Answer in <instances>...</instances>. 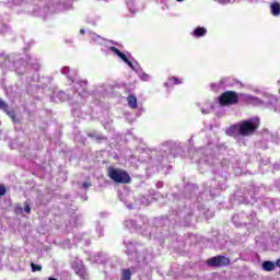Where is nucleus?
<instances>
[{
    "instance_id": "aec40b11",
    "label": "nucleus",
    "mask_w": 280,
    "mask_h": 280,
    "mask_svg": "<svg viewBox=\"0 0 280 280\" xmlns=\"http://www.w3.org/2000/svg\"><path fill=\"white\" fill-rule=\"evenodd\" d=\"M272 139H273V136L271 135V132L268 131L267 129L264 130V132H262V141L265 143H267L268 141H272Z\"/></svg>"
},
{
    "instance_id": "f03ea898",
    "label": "nucleus",
    "mask_w": 280,
    "mask_h": 280,
    "mask_svg": "<svg viewBox=\"0 0 280 280\" xmlns=\"http://www.w3.org/2000/svg\"><path fill=\"white\" fill-rule=\"evenodd\" d=\"M259 128V118L254 117L231 126L226 129L229 137H250Z\"/></svg>"
},
{
    "instance_id": "f257e3e1",
    "label": "nucleus",
    "mask_w": 280,
    "mask_h": 280,
    "mask_svg": "<svg viewBox=\"0 0 280 280\" xmlns=\"http://www.w3.org/2000/svg\"><path fill=\"white\" fill-rule=\"evenodd\" d=\"M61 73L74 84L73 88L75 89V92L71 94L70 91H68V93H65V91H55L50 97V102H55L56 104H58V102L73 100L72 115L74 117H82L80 108L82 104H84V100H86V97L91 95V93L89 92V82L86 80L78 81V70L71 69L69 67L61 68Z\"/></svg>"
},
{
    "instance_id": "f704fd0d",
    "label": "nucleus",
    "mask_w": 280,
    "mask_h": 280,
    "mask_svg": "<svg viewBox=\"0 0 280 280\" xmlns=\"http://www.w3.org/2000/svg\"><path fill=\"white\" fill-rule=\"evenodd\" d=\"M24 211H25V213H31L32 208H30V205H26V206L24 207Z\"/></svg>"
},
{
    "instance_id": "6ab92c4d",
    "label": "nucleus",
    "mask_w": 280,
    "mask_h": 280,
    "mask_svg": "<svg viewBox=\"0 0 280 280\" xmlns=\"http://www.w3.org/2000/svg\"><path fill=\"white\" fill-rule=\"evenodd\" d=\"M132 197H127L125 200H122L127 207V209H137V207L139 206V201H136L135 203H129L128 200H131Z\"/></svg>"
},
{
    "instance_id": "c756f323",
    "label": "nucleus",
    "mask_w": 280,
    "mask_h": 280,
    "mask_svg": "<svg viewBox=\"0 0 280 280\" xmlns=\"http://www.w3.org/2000/svg\"><path fill=\"white\" fill-rule=\"evenodd\" d=\"M139 202H141V205L148 206V205H150V198H148V197H142V198L139 200Z\"/></svg>"
},
{
    "instance_id": "5701e85b",
    "label": "nucleus",
    "mask_w": 280,
    "mask_h": 280,
    "mask_svg": "<svg viewBox=\"0 0 280 280\" xmlns=\"http://www.w3.org/2000/svg\"><path fill=\"white\" fill-rule=\"evenodd\" d=\"M8 32H10V26L0 22V34H8Z\"/></svg>"
},
{
    "instance_id": "412c9836",
    "label": "nucleus",
    "mask_w": 280,
    "mask_h": 280,
    "mask_svg": "<svg viewBox=\"0 0 280 280\" xmlns=\"http://www.w3.org/2000/svg\"><path fill=\"white\" fill-rule=\"evenodd\" d=\"M132 277V272L130 271V269H124L122 273H121V279L122 280H130Z\"/></svg>"
},
{
    "instance_id": "dca6fc26",
    "label": "nucleus",
    "mask_w": 280,
    "mask_h": 280,
    "mask_svg": "<svg viewBox=\"0 0 280 280\" xmlns=\"http://www.w3.org/2000/svg\"><path fill=\"white\" fill-rule=\"evenodd\" d=\"M270 10H271L272 16H279L280 15V4H279V2L271 3Z\"/></svg>"
},
{
    "instance_id": "9b49d317",
    "label": "nucleus",
    "mask_w": 280,
    "mask_h": 280,
    "mask_svg": "<svg viewBox=\"0 0 280 280\" xmlns=\"http://www.w3.org/2000/svg\"><path fill=\"white\" fill-rule=\"evenodd\" d=\"M88 38L90 39V43H95L96 45H104L106 43L105 38L93 32H88Z\"/></svg>"
},
{
    "instance_id": "c9c22d12",
    "label": "nucleus",
    "mask_w": 280,
    "mask_h": 280,
    "mask_svg": "<svg viewBox=\"0 0 280 280\" xmlns=\"http://www.w3.org/2000/svg\"><path fill=\"white\" fill-rule=\"evenodd\" d=\"M156 187H159V188L163 187V182H158Z\"/></svg>"
},
{
    "instance_id": "39448f33",
    "label": "nucleus",
    "mask_w": 280,
    "mask_h": 280,
    "mask_svg": "<svg viewBox=\"0 0 280 280\" xmlns=\"http://www.w3.org/2000/svg\"><path fill=\"white\" fill-rule=\"evenodd\" d=\"M108 49L109 51H112V54H114V56L119 58V60H122V62L128 65L130 69H132L135 62H137L135 59H132V55H130V52H122L121 50H119V48L115 46H109Z\"/></svg>"
},
{
    "instance_id": "a19ab883",
    "label": "nucleus",
    "mask_w": 280,
    "mask_h": 280,
    "mask_svg": "<svg viewBox=\"0 0 280 280\" xmlns=\"http://www.w3.org/2000/svg\"><path fill=\"white\" fill-rule=\"evenodd\" d=\"M164 86H170V83H164Z\"/></svg>"
},
{
    "instance_id": "0eeeda50",
    "label": "nucleus",
    "mask_w": 280,
    "mask_h": 280,
    "mask_svg": "<svg viewBox=\"0 0 280 280\" xmlns=\"http://www.w3.org/2000/svg\"><path fill=\"white\" fill-rule=\"evenodd\" d=\"M257 214L254 212L249 217L241 213V214H234L232 217V222L236 225L240 226L242 224H255V218Z\"/></svg>"
},
{
    "instance_id": "f8f14e48",
    "label": "nucleus",
    "mask_w": 280,
    "mask_h": 280,
    "mask_svg": "<svg viewBox=\"0 0 280 280\" xmlns=\"http://www.w3.org/2000/svg\"><path fill=\"white\" fill-rule=\"evenodd\" d=\"M254 93H256L257 95H261V97H265L266 100H269L268 101L269 104H275V102H277V96L270 93H267L264 90L255 89Z\"/></svg>"
},
{
    "instance_id": "b1692460",
    "label": "nucleus",
    "mask_w": 280,
    "mask_h": 280,
    "mask_svg": "<svg viewBox=\"0 0 280 280\" xmlns=\"http://www.w3.org/2000/svg\"><path fill=\"white\" fill-rule=\"evenodd\" d=\"M168 82L171 84H183V79H179L176 77H171V78H168Z\"/></svg>"
},
{
    "instance_id": "4be33fe9",
    "label": "nucleus",
    "mask_w": 280,
    "mask_h": 280,
    "mask_svg": "<svg viewBox=\"0 0 280 280\" xmlns=\"http://www.w3.org/2000/svg\"><path fill=\"white\" fill-rule=\"evenodd\" d=\"M127 5L131 14H135V12H137V8L135 7V0H127Z\"/></svg>"
},
{
    "instance_id": "423d86ee",
    "label": "nucleus",
    "mask_w": 280,
    "mask_h": 280,
    "mask_svg": "<svg viewBox=\"0 0 280 280\" xmlns=\"http://www.w3.org/2000/svg\"><path fill=\"white\" fill-rule=\"evenodd\" d=\"M240 96L233 91H228L219 97L220 106H231V104H237Z\"/></svg>"
},
{
    "instance_id": "a211bd4d",
    "label": "nucleus",
    "mask_w": 280,
    "mask_h": 280,
    "mask_svg": "<svg viewBox=\"0 0 280 280\" xmlns=\"http://www.w3.org/2000/svg\"><path fill=\"white\" fill-rule=\"evenodd\" d=\"M127 102H128L129 108H132V109L137 108V96H135V95H129V96L127 97Z\"/></svg>"
},
{
    "instance_id": "6e6552de",
    "label": "nucleus",
    "mask_w": 280,
    "mask_h": 280,
    "mask_svg": "<svg viewBox=\"0 0 280 280\" xmlns=\"http://www.w3.org/2000/svg\"><path fill=\"white\" fill-rule=\"evenodd\" d=\"M240 98L245 102V104H249L250 106H264V104H266L265 100L249 94H240Z\"/></svg>"
},
{
    "instance_id": "e433bc0d",
    "label": "nucleus",
    "mask_w": 280,
    "mask_h": 280,
    "mask_svg": "<svg viewBox=\"0 0 280 280\" xmlns=\"http://www.w3.org/2000/svg\"><path fill=\"white\" fill-rule=\"evenodd\" d=\"M276 266H278V268H280V258L276 261Z\"/></svg>"
},
{
    "instance_id": "79ce46f5",
    "label": "nucleus",
    "mask_w": 280,
    "mask_h": 280,
    "mask_svg": "<svg viewBox=\"0 0 280 280\" xmlns=\"http://www.w3.org/2000/svg\"><path fill=\"white\" fill-rule=\"evenodd\" d=\"M262 148H265V150H266L268 148V145L265 144V145H262Z\"/></svg>"
},
{
    "instance_id": "ddd939ff",
    "label": "nucleus",
    "mask_w": 280,
    "mask_h": 280,
    "mask_svg": "<svg viewBox=\"0 0 280 280\" xmlns=\"http://www.w3.org/2000/svg\"><path fill=\"white\" fill-rule=\"evenodd\" d=\"M190 35L192 36V38H205V36H207V27L205 26H199L196 27Z\"/></svg>"
},
{
    "instance_id": "c03bdc74",
    "label": "nucleus",
    "mask_w": 280,
    "mask_h": 280,
    "mask_svg": "<svg viewBox=\"0 0 280 280\" xmlns=\"http://www.w3.org/2000/svg\"><path fill=\"white\" fill-rule=\"evenodd\" d=\"M177 1H179V2H180V1H184V0H177Z\"/></svg>"
},
{
    "instance_id": "2f4dec72",
    "label": "nucleus",
    "mask_w": 280,
    "mask_h": 280,
    "mask_svg": "<svg viewBox=\"0 0 280 280\" xmlns=\"http://www.w3.org/2000/svg\"><path fill=\"white\" fill-rule=\"evenodd\" d=\"M5 191H7L5 186L0 185V196H5Z\"/></svg>"
},
{
    "instance_id": "473e14b6",
    "label": "nucleus",
    "mask_w": 280,
    "mask_h": 280,
    "mask_svg": "<svg viewBox=\"0 0 280 280\" xmlns=\"http://www.w3.org/2000/svg\"><path fill=\"white\" fill-rule=\"evenodd\" d=\"M89 187H91V183L89 180L82 184V189H89Z\"/></svg>"
},
{
    "instance_id": "58836bf2",
    "label": "nucleus",
    "mask_w": 280,
    "mask_h": 280,
    "mask_svg": "<svg viewBox=\"0 0 280 280\" xmlns=\"http://www.w3.org/2000/svg\"><path fill=\"white\" fill-rule=\"evenodd\" d=\"M278 85H279V93H280V80L278 81Z\"/></svg>"
},
{
    "instance_id": "7c9ffc66",
    "label": "nucleus",
    "mask_w": 280,
    "mask_h": 280,
    "mask_svg": "<svg viewBox=\"0 0 280 280\" xmlns=\"http://www.w3.org/2000/svg\"><path fill=\"white\" fill-rule=\"evenodd\" d=\"M5 113L14 121V118H15L14 113L12 110H9V107H7V112Z\"/></svg>"
},
{
    "instance_id": "f3484780",
    "label": "nucleus",
    "mask_w": 280,
    "mask_h": 280,
    "mask_svg": "<svg viewBox=\"0 0 280 280\" xmlns=\"http://www.w3.org/2000/svg\"><path fill=\"white\" fill-rule=\"evenodd\" d=\"M262 270L266 272H272L275 270V262L267 260L262 262Z\"/></svg>"
},
{
    "instance_id": "1a4fd4ad",
    "label": "nucleus",
    "mask_w": 280,
    "mask_h": 280,
    "mask_svg": "<svg viewBox=\"0 0 280 280\" xmlns=\"http://www.w3.org/2000/svg\"><path fill=\"white\" fill-rule=\"evenodd\" d=\"M131 69L137 73L138 78L142 82H150L152 80V77L143 71V68H141L139 62L135 61V65L132 66Z\"/></svg>"
},
{
    "instance_id": "4c0bfd02",
    "label": "nucleus",
    "mask_w": 280,
    "mask_h": 280,
    "mask_svg": "<svg viewBox=\"0 0 280 280\" xmlns=\"http://www.w3.org/2000/svg\"><path fill=\"white\" fill-rule=\"evenodd\" d=\"M97 231H98L100 235H102V232H103L102 228H98Z\"/></svg>"
},
{
    "instance_id": "37998d69",
    "label": "nucleus",
    "mask_w": 280,
    "mask_h": 280,
    "mask_svg": "<svg viewBox=\"0 0 280 280\" xmlns=\"http://www.w3.org/2000/svg\"><path fill=\"white\" fill-rule=\"evenodd\" d=\"M203 160H199V163H202Z\"/></svg>"
},
{
    "instance_id": "a878e982",
    "label": "nucleus",
    "mask_w": 280,
    "mask_h": 280,
    "mask_svg": "<svg viewBox=\"0 0 280 280\" xmlns=\"http://www.w3.org/2000/svg\"><path fill=\"white\" fill-rule=\"evenodd\" d=\"M32 272H40L43 270V266L36 265L34 262L31 264Z\"/></svg>"
},
{
    "instance_id": "72a5a7b5",
    "label": "nucleus",
    "mask_w": 280,
    "mask_h": 280,
    "mask_svg": "<svg viewBox=\"0 0 280 280\" xmlns=\"http://www.w3.org/2000/svg\"><path fill=\"white\" fill-rule=\"evenodd\" d=\"M12 3L14 5H21V3H23V0H12Z\"/></svg>"
},
{
    "instance_id": "2eb2a0df",
    "label": "nucleus",
    "mask_w": 280,
    "mask_h": 280,
    "mask_svg": "<svg viewBox=\"0 0 280 280\" xmlns=\"http://www.w3.org/2000/svg\"><path fill=\"white\" fill-rule=\"evenodd\" d=\"M125 226L129 229V231H139V229H141V226H139V224L133 220L125 221Z\"/></svg>"
},
{
    "instance_id": "c85d7f7f",
    "label": "nucleus",
    "mask_w": 280,
    "mask_h": 280,
    "mask_svg": "<svg viewBox=\"0 0 280 280\" xmlns=\"http://www.w3.org/2000/svg\"><path fill=\"white\" fill-rule=\"evenodd\" d=\"M217 3H221L222 5H226V3H235V0H214Z\"/></svg>"
},
{
    "instance_id": "9d476101",
    "label": "nucleus",
    "mask_w": 280,
    "mask_h": 280,
    "mask_svg": "<svg viewBox=\"0 0 280 280\" xmlns=\"http://www.w3.org/2000/svg\"><path fill=\"white\" fill-rule=\"evenodd\" d=\"M229 264H231V260L224 256H215L208 260V265L214 267L229 266Z\"/></svg>"
},
{
    "instance_id": "bb28decb",
    "label": "nucleus",
    "mask_w": 280,
    "mask_h": 280,
    "mask_svg": "<svg viewBox=\"0 0 280 280\" xmlns=\"http://www.w3.org/2000/svg\"><path fill=\"white\" fill-rule=\"evenodd\" d=\"M223 85H224V82L220 81V83H212L211 89L212 91H218L219 89H222Z\"/></svg>"
},
{
    "instance_id": "20e7f679",
    "label": "nucleus",
    "mask_w": 280,
    "mask_h": 280,
    "mask_svg": "<svg viewBox=\"0 0 280 280\" xmlns=\"http://www.w3.org/2000/svg\"><path fill=\"white\" fill-rule=\"evenodd\" d=\"M108 177L114 180V183H130V175L124 170L115 168V167H109L108 168Z\"/></svg>"
},
{
    "instance_id": "cd10ccee",
    "label": "nucleus",
    "mask_w": 280,
    "mask_h": 280,
    "mask_svg": "<svg viewBox=\"0 0 280 280\" xmlns=\"http://www.w3.org/2000/svg\"><path fill=\"white\" fill-rule=\"evenodd\" d=\"M0 110H4V113H8V104H5L4 101L1 98H0Z\"/></svg>"
},
{
    "instance_id": "7ed1b4c3",
    "label": "nucleus",
    "mask_w": 280,
    "mask_h": 280,
    "mask_svg": "<svg viewBox=\"0 0 280 280\" xmlns=\"http://www.w3.org/2000/svg\"><path fill=\"white\" fill-rule=\"evenodd\" d=\"M27 65H31V67H33V69H35V71H38V69H40V63L34 62L32 60V57L26 55V61L23 59H18L14 62L15 73H18V75H23V73H25V71H26Z\"/></svg>"
},
{
    "instance_id": "4468645a",
    "label": "nucleus",
    "mask_w": 280,
    "mask_h": 280,
    "mask_svg": "<svg viewBox=\"0 0 280 280\" xmlns=\"http://www.w3.org/2000/svg\"><path fill=\"white\" fill-rule=\"evenodd\" d=\"M202 115H209V113H211V110H213V103H211V101H207L201 105L200 108Z\"/></svg>"
},
{
    "instance_id": "393cba45",
    "label": "nucleus",
    "mask_w": 280,
    "mask_h": 280,
    "mask_svg": "<svg viewBox=\"0 0 280 280\" xmlns=\"http://www.w3.org/2000/svg\"><path fill=\"white\" fill-rule=\"evenodd\" d=\"M139 161H140V163H148V161H150V156H148V153L143 152V153L139 156Z\"/></svg>"
},
{
    "instance_id": "ea45409f",
    "label": "nucleus",
    "mask_w": 280,
    "mask_h": 280,
    "mask_svg": "<svg viewBox=\"0 0 280 280\" xmlns=\"http://www.w3.org/2000/svg\"><path fill=\"white\" fill-rule=\"evenodd\" d=\"M80 34H84V30H81V31H80Z\"/></svg>"
}]
</instances>
